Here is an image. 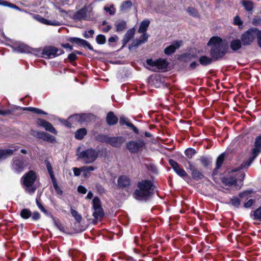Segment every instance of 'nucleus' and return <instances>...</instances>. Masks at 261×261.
<instances>
[{
  "label": "nucleus",
  "mask_w": 261,
  "mask_h": 261,
  "mask_svg": "<svg viewBox=\"0 0 261 261\" xmlns=\"http://www.w3.org/2000/svg\"><path fill=\"white\" fill-rule=\"evenodd\" d=\"M87 168H85V167H81V168H76V167H74V168H73V173H74V175L75 176H79L81 173L82 172V171H85ZM88 169H90V170H91L92 169V168H88Z\"/></svg>",
  "instance_id": "37"
},
{
  "label": "nucleus",
  "mask_w": 261,
  "mask_h": 261,
  "mask_svg": "<svg viewBox=\"0 0 261 261\" xmlns=\"http://www.w3.org/2000/svg\"><path fill=\"white\" fill-rule=\"evenodd\" d=\"M261 151V136L257 137L255 139V147L252 149V158L250 159V161L247 164V167H249L253 160Z\"/></svg>",
  "instance_id": "12"
},
{
  "label": "nucleus",
  "mask_w": 261,
  "mask_h": 261,
  "mask_svg": "<svg viewBox=\"0 0 261 261\" xmlns=\"http://www.w3.org/2000/svg\"><path fill=\"white\" fill-rule=\"evenodd\" d=\"M14 47V50L17 52L27 53L29 51L28 46L24 44L19 43Z\"/></svg>",
  "instance_id": "28"
},
{
  "label": "nucleus",
  "mask_w": 261,
  "mask_h": 261,
  "mask_svg": "<svg viewBox=\"0 0 261 261\" xmlns=\"http://www.w3.org/2000/svg\"><path fill=\"white\" fill-rule=\"evenodd\" d=\"M115 27L117 32H120L126 28V22L123 20H120L116 23Z\"/></svg>",
  "instance_id": "34"
},
{
  "label": "nucleus",
  "mask_w": 261,
  "mask_h": 261,
  "mask_svg": "<svg viewBox=\"0 0 261 261\" xmlns=\"http://www.w3.org/2000/svg\"><path fill=\"white\" fill-rule=\"evenodd\" d=\"M33 17L34 19L37 20V21L45 24V25H53V26H59L61 24V23L59 22L58 20H49L48 19H46L42 16L39 15H33Z\"/></svg>",
  "instance_id": "15"
},
{
  "label": "nucleus",
  "mask_w": 261,
  "mask_h": 261,
  "mask_svg": "<svg viewBox=\"0 0 261 261\" xmlns=\"http://www.w3.org/2000/svg\"><path fill=\"white\" fill-rule=\"evenodd\" d=\"M68 40L70 42L75 43L83 47H87L90 50H93L92 46L87 41L84 39L77 37H71Z\"/></svg>",
  "instance_id": "17"
},
{
  "label": "nucleus",
  "mask_w": 261,
  "mask_h": 261,
  "mask_svg": "<svg viewBox=\"0 0 261 261\" xmlns=\"http://www.w3.org/2000/svg\"><path fill=\"white\" fill-rule=\"evenodd\" d=\"M93 213V217L97 219H101L103 216V211L102 208H95Z\"/></svg>",
  "instance_id": "33"
},
{
  "label": "nucleus",
  "mask_w": 261,
  "mask_h": 261,
  "mask_svg": "<svg viewBox=\"0 0 261 261\" xmlns=\"http://www.w3.org/2000/svg\"><path fill=\"white\" fill-rule=\"evenodd\" d=\"M86 134L87 130L85 128H80L75 132V138L78 140H82Z\"/></svg>",
  "instance_id": "30"
},
{
  "label": "nucleus",
  "mask_w": 261,
  "mask_h": 261,
  "mask_svg": "<svg viewBox=\"0 0 261 261\" xmlns=\"http://www.w3.org/2000/svg\"><path fill=\"white\" fill-rule=\"evenodd\" d=\"M86 117V114H75L69 117L68 121H65L64 124L68 127H70L71 125V122L73 123L76 121L82 122L85 120Z\"/></svg>",
  "instance_id": "14"
},
{
  "label": "nucleus",
  "mask_w": 261,
  "mask_h": 261,
  "mask_svg": "<svg viewBox=\"0 0 261 261\" xmlns=\"http://www.w3.org/2000/svg\"><path fill=\"white\" fill-rule=\"evenodd\" d=\"M82 167H85V168H92V169H91V170L87 169L85 171H82L83 175L85 178L89 177L90 175V172L91 171H93L95 170V168L93 166H83Z\"/></svg>",
  "instance_id": "43"
},
{
  "label": "nucleus",
  "mask_w": 261,
  "mask_h": 261,
  "mask_svg": "<svg viewBox=\"0 0 261 261\" xmlns=\"http://www.w3.org/2000/svg\"><path fill=\"white\" fill-rule=\"evenodd\" d=\"M36 178V174L34 171H30L21 177V181L23 188L24 191L30 195L34 194L36 190L37 187L35 185Z\"/></svg>",
  "instance_id": "4"
},
{
  "label": "nucleus",
  "mask_w": 261,
  "mask_h": 261,
  "mask_svg": "<svg viewBox=\"0 0 261 261\" xmlns=\"http://www.w3.org/2000/svg\"><path fill=\"white\" fill-rule=\"evenodd\" d=\"M23 162L17 158L14 159L12 169L17 173L21 172L24 168Z\"/></svg>",
  "instance_id": "18"
},
{
  "label": "nucleus",
  "mask_w": 261,
  "mask_h": 261,
  "mask_svg": "<svg viewBox=\"0 0 261 261\" xmlns=\"http://www.w3.org/2000/svg\"><path fill=\"white\" fill-rule=\"evenodd\" d=\"M71 214L77 222H81L82 220V216L80 214H79V213L76 211L71 208Z\"/></svg>",
  "instance_id": "41"
},
{
  "label": "nucleus",
  "mask_w": 261,
  "mask_h": 261,
  "mask_svg": "<svg viewBox=\"0 0 261 261\" xmlns=\"http://www.w3.org/2000/svg\"><path fill=\"white\" fill-rule=\"evenodd\" d=\"M53 186L54 187V189L55 191H56L57 193L59 195H62V191L60 189V188L58 186V184L57 182V181L56 180V178L51 180Z\"/></svg>",
  "instance_id": "46"
},
{
  "label": "nucleus",
  "mask_w": 261,
  "mask_h": 261,
  "mask_svg": "<svg viewBox=\"0 0 261 261\" xmlns=\"http://www.w3.org/2000/svg\"><path fill=\"white\" fill-rule=\"evenodd\" d=\"M187 12L189 13V14L194 17H198L199 16L198 12L194 8H189L187 9Z\"/></svg>",
  "instance_id": "49"
},
{
  "label": "nucleus",
  "mask_w": 261,
  "mask_h": 261,
  "mask_svg": "<svg viewBox=\"0 0 261 261\" xmlns=\"http://www.w3.org/2000/svg\"><path fill=\"white\" fill-rule=\"evenodd\" d=\"M98 140L101 141H105L114 147H119L124 142V139L122 137H108L106 136H100Z\"/></svg>",
  "instance_id": "7"
},
{
  "label": "nucleus",
  "mask_w": 261,
  "mask_h": 261,
  "mask_svg": "<svg viewBox=\"0 0 261 261\" xmlns=\"http://www.w3.org/2000/svg\"><path fill=\"white\" fill-rule=\"evenodd\" d=\"M145 146V143L143 140L137 141H130L126 144V146L129 151L132 153H137L142 149Z\"/></svg>",
  "instance_id": "9"
},
{
  "label": "nucleus",
  "mask_w": 261,
  "mask_h": 261,
  "mask_svg": "<svg viewBox=\"0 0 261 261\" xmlns=\"http://www.w3.org/2000/svg\"><path fill=\"white\" fill-rule=\"evenodd\" d=\"M224 160V154L222 153L217 158L216 161V168L219 169L222 166Z\"/></svg>",
  "instance_id": "39"
},
{
  "label": "nucleus",
  "mask_w": 261,
  "mask_h": 261,
  "mask_svg": "<svg viewBox=\"0 0 261 261\" xmlns=\"http://www.w3.org/2000/svg\"><path fill=\"white\" fill-rule=\"evenodd\" d=\"M207 45L212 46L210 55L214 60H217L223 57L227 49V44L218 37H213L207 43Z\"/></svg>",
  "instance_id": "1"
},
{
  "label": "nucleus",
  "mask_w": 261,
  "mask_h": 261,
  "mask_svg": "<svg viewBox=\"0 0 261 261\" xmlns=\"http://www.w3.org/2000/svg\"><path fill=\"white\" fill-rule=\"evenodd\" d=\"M45 164L46 165L47 170V171L49 174V175L50 176L51 179L52 180V179H55V176H54V174L53 173V168H52V167H51V164H50L49 162L47 160H45Z\"/></svg>",
  "instance_id": "35"
},
{
  "label": "nucleus",
  "mask_w": 261,
  "mask_h": 261,
  "mask_svg": "<svg viewBox=\"0 0 261 261\" xmlns=\"http://www.w3.org/2000/svg\"><path fill=\"white\" fill-rule=\"evenodd\" d=\"M141 34H142L141 37V42L144 43L147 41L148 35L146 32L142 33Z\"/></svg>",
  "instance_id": "60"
},
{
  "label": "nucleus",
  "mask_w": 261,
  "mask_h": 261,
  "mask_svg": "<svg viewBox=\"0 0 261 261\" xmlns=\"http://www.w3.org/2000/svg\"><path fill=\"white\" fill-rule=\"evenodd\" d=\"M119 123L120 125H126L130 128L136 134L139 133L138 129L135 126V125L130 123L127 118L124 117H121L120 118Z\"/></svg>",
  "instance_id": "21"
},
{
  "label": "nucleus",
  "mask_w": 261,
  "mask_h": 261,
  "mask_svg": "<svg viewBox=\"0 0 261 261\" xmlns=\"http://www.w3.org/2000/svg\"><path fill=\"white\" fill-rule=\"evenodd\" d=\"M135 32V31L134 29H129L127 31L123 40V45L126 44L130 39L133 37Z\"/></svg>",
  "instance_id": "24"
},
{
  "label": "nucleus",
  "mask_w": 261,
  "mask_h": 261,
  "mask_svg": "<svg viewBox=\"0 0 261 261\" xmlns=\"http://www.w3.org/2000/svg\"><path fill=\"white\" fill-rule=\"evenodd\" d=\"M36 123L38 125L44 128L46 131L49 132L55 135L57 134V130L49 122L42 119H38Z\"/></svg>",
  "instance_id": "16"
},
{
  "label": "nucleus",
  "mask_w": 261,
  "mask_h": 261,
  "mask_svg": "<svg viewBox=\"0 0 261 261\" xmlns=\"http://www.w3.org/2000/svg\"><path fill=\"white\" fill-rule=\"evenodd\" d=\"M96 40L97 43L99 44H104L106 41V37L103 35H98L97 36Z\"/></svg>",
  "instance_id": "48"
},
{
  "label": "nucleus",
  "mask_w": 261,
  "mask_h": 261,
  "mask_svg": "<svg viewBox=\"0 0 261 261\" xmlns=\"http://www.w3.org/2000/svg\"><path fill=\"white\" fill-rule=\"evenodd\" d=\"M250 216L254 220L261 221V206L251 213Z\"/></svg>",
  "instance_id": "31"
},
{
  "label": "nucleus",
  "mask_w": 261,
  "mask_h": 261,
  "mask_svg": "<svg viewBox=\"0 0 261 261\" xmlns=\"http://www.w3.org/2000/svg\"><path fill=\"white\" fill-rule=\"evenodd\" d=\"M188 169L191 172V175L195 180H200L204 177V175L197 168H196L191 161H188Z\"/></svg>",
  "instance_id": "13"
},
{
  "label": "nucleus",
  "mask_w": 261,
  "mask_h": 261,
  "mask_svg": "<svg viewBox=\"0 0 261 261\" xmlns=\"http://www.w3.org/2000/svg\"><path fill=\"white\" fill-rule=\"evenodd\" d=\"M93 202V208H102L101 205V202L99 199L98 197H94L92 200Z\"/></svg>",
  "instance_id": "42"
},
{
  "label": "nucleus",
  "mask_w": 261,
  "mask_h": 261,
  "mask_svg": "<svg viewBox=\"0 0 261 261\" xmlns=\"http://www.w3.org/2000/svg\"><path fill=\"white\" fill-rule=\"evenodd\" d=\"M42 140H43L44 141L53 142L55 141V138L54 137L50 135V134H47L46 133H44V135H43V138Z\"/></svg>",
  "instance_id": "47"
},
{
  "label": "nucleus",
  "mask_w": 261,
  "mask_h": 261,
  "mask_svg": "<svg viewBox=\"0 0 261 261\" xmlns=\"http://www.w3.org/2000/svg\"><path fill=\"white\" fill-rule=\"evenodd\" d=\"M77 191L79 193L85 194L87 192V189L82 186H79L77 188Z\"/></svg>",
  "instance_id": "63"
},
{
  "label": "nucleus",
  "mask_w": 261,
  "mask_h": 261,
  "mask_svg": "<svg viewBox=\"0 0 261 261\" xmlns=\"http://www.w3.org/2000/svg\"><path fill=\"white\" fill-rule=\"evenodd\" d=\"M212 59L213 58H212V57L209 58L208 57L203 56L199 58V62L202 65L206 66L212 63Z\"/></svg>",
  "instance_id": "32"
},
{
  "label": "nucleus",
  "mask_w": 261,
  "mask_h": 261,
  "mask_svg": "<svg viewBox=\"0 0 261 261\" xmlns=\"http://www.w3.org/2000/svg\"><path fill=\"white\" fill-rule=\"evenodd\" d=\"M149 24L150 21L148 19H145L142 21L140 25L138 32L139 33L146 32Z\"/></svg>",
  "instance_id": "27"
},
{
  "label": "nucleus",
  "mask_w": 261,
  "mask_h": 261,
  "mask_svg": "<svg viewBox=\"0 0 261 261\" xmlns=\"http://www.w3.org/2000/svg\"><path fill=\"white\" fill-rule=\"evenodd\" d=\"M253 202L254 201L250 199L248 200L246 203H245L244 206L247 208L250 207L252 205Z\"/></svg>",
  "instance_id": "64"
},
{
  "label": "nucleus",
  "mask_w": 261,
  "mask_h": 261,
  "mask_svg": "<svg viewBox=\"0 0 261 261\" xmlns=\"http://www.w3.org/2000/svg\"><path fill=\"white\" fill-rule=\"evenodd\" d=\"M174 171L178 175H179L180 177H184L187 176V172L183 169L180 168V166L178 167L177 169L174 170Z\"/></svg>",
  "instance_id": "45"
},
{
  "label": "nucleus",
  "mask_w": 261,
  "mask_h": 261,
  "mask_svg": "<svg viewBox=\"0 0 261 261\" xmlns=\"http://www.w3.org/2000/svg\"><path fill=\"white\" fill-rule=\"evenodd\" d=\"M233 23L235 25L240 26L242 25L243 22L239 16H236L233 19Z\"/></svg>",
  "instance_id": "53"
},
{
  "label": "nucleus",
  "mask_w": 261,
  "mask_h": 261,
  "mask_svg": "<svg viewBox=\"0 0 261 261\" xmlns=\"http://www.w3.org/2000/svg\"><path fill=\"white\" fill-rule=\"evenodd\" d=\"M132 3L130 1H126L123 2L120 7V11L125 12L129 10L132 7Z\"/></svg>",
  "instance_id": "29"
},
{
  "label": "nucleus",
  "mask_w": 261,
  "mask_h": 261,
  "mask_svg": "<svg viewBox=\"0 0 261 261\" xmlns=\"http://www.w3.org/2000/svg\"><path fill=\"white\" fill-rule=\"evenodd\" d=\"M196 153L195 150L192 148H188L185 151V155L189 159H192Z\"/></svg>",
  "instance_id": "38"
},
{
  "label": "nucleus",
  "mask_w": 261,
  "mask_h": 261,
  "mask_svg": "<svg viewBox=\"0 0 261 261\" xmlns=\"http://www.w3.org/2000/svg\"><path fill=\"white\" fill-rule=\"evenodd\" d=\"M31 212L27 208H24L20 212L21 217L25 219H28L31 216Z\"/></svg>",
  "instance_id": "36"
},
{
  "label": "nucleus",
  "mask_w": 261,
  "mask_h": 261,
  "mask_svg": "<svg viewBox=\"0 0 261 261\" xmlns=\"http://www.w3.org/2000/svg\"><path fill=\"white\" fill-rule=\"evenodd\" d=\"M1 5L4 6H9V7L13 8L14 9H18V8L16 6L13 5L12 4H8L7 2L4 1L3 0H1Z\"/></svg>",
  "instance_id": "59"
},
{
  "label": "nucleus",
  "mask_w": 261,
  "mask_h": 261,
  "mask_svg": "<svg viewBox=\"0 0 261 261\" xmlns=\"http://www.w3.org/2000/svg\"><path fill=\"white\" fill-rule=\"evenodd\" d=\"M231 201L232 205L236 207H238L240 204V201L238 197H233L231 199Z\"/></svg>",
  "instance_id": "54"
},
{
  "label": "nucleus",
  "mask_w": 261,
  "mask_h": 261,
  "mask_svg": "<svg viewBox=\"0 0 261 261\" xmlns=\"http://www.w3.org/2000/svg\"><path fill=\"white\" fill-rule=\"evenodd\" d=\"M153 185L150 180H143L138 183L135 192V198L138 200L146 199L153 194Z\"/></svg>",
  "instance_id": "2"
},
{
  "label": "nucleus",
  "mask_w": 261,
  "mask_h": 261,
  "mask_svg": "<svg viewBox=\"0 0 261 261\" xmlns=\"http://www.w3.org/2000/svg\"><path fill=\"white\" fill-rule=\"evenodd\" d=\"M242 41L241 40L234 39L230 42V46L231 49L234 51L240 49L242 47Z\"/></svg>",
  "instance_id": "26"
},
{
  "label": "nucleus",
  "mask_w": 261,
  "mask_h": 261,
  "mask_svg": "<svg viewBox=\"0 0 261 261\" xmlns=\"http://www.w3.org/2000/svg\"><path fill=\"white\" fill-rule=\"evenodd\" d=\"M54 223L57 228H58L61 231H64V228L59 220H55Z\"/></svg>",
  "instance_id": "55"
},
{
  "label": "nucleus",
  "mask_w": 261,
  "mask_h": 261,
  "mask_svg": "<svg viewBox=\"0 0 261 261\" xmlns=\"http://www.w3.org/2000/svg\"><path fill=\"white\" fill-rule=\"evenodd\" d=\"M252 23L254 25L261 26V18L255 17L253 19Z\"/></svg>",
  "instance_id": "56"
},
{
  "label": "nucleus",
  "mask_w": 261,
  "mask_h": 261,
  "mask_svg": "<svg viewBox=\"0 0 261 261\" xmlns=\"http://www.w3.org/2000/svg\"><path fill=\"white\" fill-rule=\"evenodd\" d=\"M104 10L110 15H113L116 12V10L114 7L113 5H112L110 7H105Z\"/></svg>",
  "instance_id": "51"
},
{
  "label": "nucleus",
  "mask_w": 261,
  "mask_h": 261,
  "mask_svg": "<svg viewBox=\"0 0 261 261\" xmlns=\"http://www.w3.org/2000/svg\"><path fill=\"white\" fill-rule=\"evenodd\" d=\"M182 42L181 41H176L173 42L170 45L167 47L164 50L166 55H170L173 53L175 50L179 47Z\"/></svg>",
  "instance_id": "19"
},
{
  "label": "nucleus",
  "mask_w": 261,
  "mask_h": 261,
  "mask_svg": "<svg viewBox=\"0 0 261 261\" xmlns=\"http://www.w3.org/2000/svg\"><path fill=\"white\" fill-rule=\"evenodd\" d=\"M44 132H39L32 130L31 131V134L35 137H36L39 139H42L43 138V135H44Z\"/></svg>",
  "instance_id": "44"
},
{
  "label": "nucleus",
  "mask_w": 261,
  "mask_h": 261,
  "mask_svg": "<svg viewBox=\"0 0 261 261\" xmlns=\"http://www.w3.org/2000/svg\"><path fill=\"white\" fill-rule=\"evenodd\" d=\"M32 215V218L34 220H38L40 218V215L38 212H34Z\"/></svg>",
  "instance_id": "62"
},
{
  "label": "nucleus",
  "mask_w": 261,
  "mask_h": 261,
  "mask_svg": "<svg viewBox=\"0 0 261 261\" xmlns=\"http://www.w3.org/2000/svg\"><path fill=\"white\" fill-rule=\"evenodd\" d=\"M142 44L143 43L141 42V39H136L134 41L131 46L132 47H136Z\"/></svg>",
  "instance_id": "61"
},
{
  "label": "nucleus",
  "mask_w": 261,
  "mask_h": 261,
  "mask_svg": "<svg viewBox=\"0 0 261 261\" xmlns=\"http://www.w3.org/2000/svg\"><path fill=\"white\" fill-rule=\"evenodd\" d=\"M94 33V31L93 30H90L88 31H86L84 34V36L86 38H89L90 37H92Z\"/></svg>",
  "instance_id": "58"
},
{
  "label": "nucleus",
  "mask_w": 261,
  "mask_h": 261,
  "mask_svg": "<svg viewBox=\"0 0 261 261\" xmlns=\"http://www.w3.org/2000/svg\"><path fill=\"white\" fill-rule=\"evenodd\" d=\"M17 149L14 148L13 149H1V160L5 159L7 158L10 156L14 151L17 150Z\"/></svg>",
  "instance_id": "25"
},
{
  "label": "nucleus",
  "mask_w": 261,
  "mask_h": 261,
  "mask_svg": "<svg viewBox=\"0 0 261 261\" xmlns=\"http://www.w3.org/2000/svg\"><path fill=\"white\" fill-rule=\"evenodd\" d=\"M241 4L248 12H251L254 8V3L251 1L242 0Z\"/></svg>",
  "instance_id": "22"
},
{
  "label": "nucleus",
  "mask_w": 261,
  "mask_h": 261,
  "mask_svg": "<svg viewBox=\"0 0 261 261\" xmlns=\"http://www.w3.org/2000/svg\"><path fill=\"white\" fill-rule=\"evenodd\" d=\"M222 182L226 186H231L234 185L235 187H236L237 189H241L243 185V181L242 180L239 181V184H237L238 182L236 179L231 176H228L223 177L222 179Z\"/></svg>",
  "instance_id": "11"
},
{
  "label": "nucleus",
  "mask_w": 261,
  "mask_h": 261,
  "mask_svg": "<svg viewBox=\"0 0 261 261\" xmlns=\"http://www.w3.org/2000/svg\"><path fill=\"white\" fill-rule=\"evenodd\" d=\"M200 162L204 167H207L211 163V159L204 156H202L200 158Z\"/></svg>",
  "instance_id": "40"
},
{
  "label": "nucleus",
  "mask_w": 261,
  "mask_h": 261,
  "mask_svg": "<svg viewBox=\"0 0 261 261\" xmlns=\"http://www.w3.org/2000/svg\"><path fill=\"white\" fill-rule=\"evenodd\" d=\"M256 37L257 38L258 45L261 48V30L258 29H257V31H256L255 38Z\"/></svg>",
  "instance_id": "50"
},
{
  "label": "nucleus",
  "mask_w": 261,
  "mask_h": 261,
  "mask_svg": "<svg viewBox=\"0 0 261 261\" xmlns=\"http://www.w3.org/2000/svg\"><path fill=\"white\" fill-rule=\"evenodd\" d=\"M64 53L62 49H59L51 46L45 47L42 50V55L45 58H53Z\"/></svg>",
  "instance_id": "8"
},
{
  "label": "nucleus",
  "mask_w": 261,
  "mask_h": 261,
  "mask_svg": "<svg viewBox=\"0 0 261 261\" xmlns=\"http://www.w3.org/2000/svg\"><path fill=\"white\" fill-rule=\"evenodd\" d=\"M168 64V62L165 59H159L153 60L150 59L147 60L146 67L152 71L158 72L166 70Z\"/></svg>",
  "instance_id": "5"
},
{
  "label": "nucleus",
  "mask_w": 261,
  "mask_h": 261,
  "mask_svg": "<svg viewBox=\"0 0 261 261\" xmlns=\"http://www.w3.org/2000/svg\"><path fill=\"white\" fill-rule=\"evenodd\" d=\"M169 164L172 167V168L173 169L174 171L177 169L178 167H179V164L175 162V161L173 160H170L169 161Z\"/></svg>",
  "instance_id": "52"
},
{
  "label": "nucleus",
  "mask_w": 261,
  "mask_h": 261,
  "mask_svg": "<svg viewBox=\"0 0 261 261\" xmlns=\"http://www.w3.org/2000/svg\"><path fill=\"white\" fill-rule=\"evenodd\" d=\"M130 180L128 177L122 175L118 179V185L120 188H125L130 185Z\"/></svg>",
  "instance_id": "20"
},
{
  "label": "nucleus",
  "mask_w": 261,
  "mask_h": 261,
  "mask_svg": "<svg viewBox=\"0 0 261 261\" xmlns=\"http://www.w3.org/2000/svg\"><path fill=\"white\" fill-rule=\"evenodd\" d=\"M31 111L34 112V113H37V114H44V115L47 114L46 113H45L44 111H42V110L38 109V108H33V107H31Z\"/></svg>",
  "instance_id": "57"
},
{
  "label": "nucleus",
  "mask_w": 261,
  "mask_h": 261,
  "mask_svg": "<svg viewBox=\"0 0 261 261\" xmlns=\"http://www.w3.org/2000/svg\"><path fill=\"white\" fill-rule=\"evenodd\" d=\"M257 28H251L242 34L241 39L243 45H250L255 38Z\"/></svg>",
  "instance_id": "6"
},
{
  "label": "nucleus",
  "mask_w": 261,
  "mask_h": 261,
  "mask_svg": "<svg viewBox=\"0 0 261 261\" xmlns=\"http://www.w3.org/2000/svg\"><path fill=\"white\" fill-rule=\"evenodd\" d=\"M98 152L94 149L88 148L80 151L79 147L76 151L77 160L84 164H89L95 162L98 156Z\"/></svg>",
  "instance_id": "3"
},
{
  "label": "nucleus",
  "mask_w": 261,
  "mask_h": 261,
  "mask_svg": "<svg viewBox=\"0 0 261 261\" xmlns=\"http://www.w3.org/2000/svg\"><path fill=\"white\" fill-rule=\"evenodd\" d=\"M118 121L117 118L114 115V113L110 112L107 116V122L109 125H112L117 123Z\"/></svg>",
  "instance_id": "23"
},
{
  "label": "nucleus",
  "mask_w": 261,
  "mask_h": 261,
  "mask_svg": "<svg viewBox=\"0 0 261 261\" xmlns=\"http://www.w3.org/2000/svg\"><path fill=\"white\" fill-rule=\"evenodd\" d=\"M73 19L76 21L89 20L90 19V11L88 10V8L84 7L76 12L73 16Z\"/></svg>",
  "instance_id": "10"
}]
</instances>
